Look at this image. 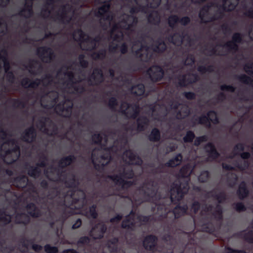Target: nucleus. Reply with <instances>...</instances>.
<instances>
[{
	"instance_id": "48",
	"label": "nucleus",
	"mask_w": 253,
	"mask_h": 253,
	"mask_svg": "<svg viewBox=\"0 0 253 253\" xmlns=\"http://www.w3.org/2000/svg\"><path fill=\"white\" fill-rule=\"evenodd\" d=\"M209 174L208 171H203L200 175L198 179L202 182H206L209 178Z\"/></svg>"
},
{
	"instance_id": "13",
	"label": "nucleus",
	"mask_w": 253,
	"mask_h": 253,
	"mask_svg": "<svg viewBox=\"0 0 253 253\" xmlns=\"http://www.w3.org/2000/svg\"><path fill=\"white\" fill-rule=\"evenodd\" d=\"M242 41L241 35L238 33H235L232 37V40L227 42L224 45L219 44L216 46H211L209 49L206 48L203 50L205 54L212 55L214 54L224 55L228 53H234L238 50V43Z\"/></svg>"
},
{
	"instance_id": "43",
	"label": "nucleus",
	"mask_w": 253,
	"mask_h": 253,
	"mask_svg": "<svg viewBox=\"0 0 253 253\" xmlns=\"http://www.w3.org/2000/svg\"><path fill=\"white\" fill-rule=\"evenodd\" d=\"M118 98V97H117V98L116 97H112L109 100V106L114 111L118 110V106H119Z\"/></svg>"
},
{
	"instance_id": "47",
	"label": "nucleus",
	"mask_w": 253,
	"mask_h": 253,
	"mask_svg": "<svg viewBox=\"0 0 253 253\" xmlns=\"http://www.w3.org/2000/svg\"><path fill=\"white\" fill-rule=\"evenodd\" d=\"M195 137L194 133L191 131L187 132L186 135L183 137V140L185 142H192Z\"/></svg>"
},
{
	"instance_id": "61",
	"label": "nucleus",
	"mask_w": 253,
	"mask_h": 253,
	"mask_svg": "<svg viewBox=\"0 0 253 253\" xmlns=\"http://www.w3.org/2000/svg\"><path fill=\"white\" fill-rule=\"evenodd\" d=\"M200 208V204L198 202H194L192 206V210L194 212H196L198 209Z\"/></svg>"
},
{
	"instance_id": "62",
	"label": "nucleus",
	"mask_w": 253,
	"mask_h": 253,
	"mask_svg": "<svg viewBox=\"0 0 253 253\" xmlns=\"http://www.w3.org/2000/svg\"><path fill=\"white\" fill-rule=\"evenodd\" d=\"M82 224V221L80 219H78L76 222L72 225V228L73 229H76L81 226Z\"/></svg>"
},
{
	"instance_id": "9",
	"label": "nucleus",
	"mask_w": 253,
	"mask_h": 253,
	"mask_svg": "<svg viewBox=\"0 0 253 253\" xmlns=\"http://www.w3.org/2000/svg\"><path fill=\"white\" fill-rule=\"evenodd\" d=\"M205 0H191L192 2L197 3ZM239 1V0H222L221 3H218L217 0H213L200 10L199 16L201 22L207 23L222 18L224 11L233 10Z\"/></svg>"
},
{
	"instance_id": "29",
	"label": "nucleus",
	"mask_w": 253,
	"mask_h": 253,
	"mask_svg": "<svg viewBox=\"0 0 253 253\" xmlns=\"http://www.w3.org/2000/svg\"><path fill=\"white\" fill-rule=\"evenodd\" d=\"M36 136L35 129L33 126H31L22 134L21 139L27 142H31L35 140Z\"/></svg>"
},
{
	"instance_id": "8",
	"label": "nucleus",
	"mask_w": 253,
	"mask_h": 253,
	"mask_svg": "<svg viewBox=\"0 0 253 253\" xmlns=\"http://www.w3.org/2000/svg\"><path fill=\"white\" fill-rule=\"evenodd\" d=\"M207 199L211 198L215 201L214 206L205 205L201 208V223L202 229L206 232H212L214 229V220H219L222 218V208L216 203H220L226 199L224 192L219 189H215L205 193Z\"/></svg>"
},
{
	"instance_id": "45",
	"label": "nucleus",
	"mask_w": 253,
	"mask_h": 253,
	"mask_svg": "<svg viewBox=\"0 0 253 253\" xmlns=\"http://www.w3.org/2000/svg\"><path fill=\"white\" fill-rule=\"evenodd\" d=\"M118 242V239L114 238L108 242V247L112 252H115L117 250V244Z\"/></svg>"
},
{
	"instance_id": "51",
	"label": "nucleus",
	"mask_w": 253,
	"mask_h": 253,
	"mask_svg": "<svg viewBox=\"0 0 253 253\" xmlns=\"http://www.w3.org/2000/svg\"><path fill=\"white\" fill-rule=\"evenodd\" d=\"M89 239L88 237H81L77 243V245L79 247H81L83 245L89 243Z\"/></svg>"
},
{
	"instance_id": "36",
	"label": "nucleus",
	"mask_w": 253,
	"mask_h": 253,
	"mask_svg": "<svg viewBox=\"0 0 253 253\" xmlns=\"http://www.w3.org/2000/svg\"><path fill=\"white\" fill-rule=\"evenodd\" d=\"M182 157L180 154L177 155L174 158L170 160L166 165L169 167H173L179 165L182 161Z\"/></svg>"
},
{
	"instance_id": "10",
	"label": "nucleus",
	"mask_w": 253,
	"mask_h": 253,
	"mask_svg": "<svg viewBox=\"0 0 253 253\" xmlns=\"http://www.w3.org/2000/svg\"><path fill=\"white\" fill-rule=\"evenodd\" d=\"M194 62L193 55H188L182 68L178 69L173 68L168 71L169 78L170 79H176V82L180 86H186L189 84L195 82L198 80L199 77L197 74L191 71Z\"/></svg>"
},
{
	"instance_id": "46",
	"label": "nucleus",
	"mask_w": 253,
	"mask_h": 253,
	"mask_svg": "<svg viewBox=\"0 0 253 253\" xmlns=\"http://www.w3.org/2000/svg\"><path fill=\"white\" fill-rule=\"evenodd\" d=\"M244 70L249 75L253 77V62L246 64Z\"/></svg>"
},
{
	"instance_id": "2",
	"label": "nucleus",
	"mask_w": 253,
	"mask_h": 253,
	"mask_svg": "<svg viewBox=\"0 0 253 253\" xmlns=\"http://www.w3.org/2000/svg\"><path fill=\"white\" fill-rule=\"evenodd\" d=\"M84 57L81 54L79 63L69 62L56 72L45 73L42 80L31 81L25 77L21 84L25 88L33 89L36 101L43 108L59 116L70 117L74 96L84 91L86 84H97L104 80L101 70L95 68L91 75L86 71L88 63Z\"/></svg>"
},
{
	"instance_id": "7",
	"label": "nucleus",
	"mask_w": 253,
	"mask_h": 253,
	"mask_svg": "<svg viewBox=\"0 0 253 253\" xmlns=\"http://www.w3.org/2000/svg\"><path fill=\"white\" fill-rule=\"evenodd\" d=\"M73 0H46V4L42 10L41 15L44 19L50 18L57 23L73 24L76 23V14Z\"/></svg>"
},
{
	"instance_id": "24",
	"label": "nucleus",
	"mask_w": 253,
	"mask_h": 253,
	"mask_svg": "<svg viewBox=\"0 0 253 253\" xmlns=\"http://www.w3.org/2000/svg\"><path fill=\"white\" fill-rule=\"evenodd\" d=\"M190 22V19L188 16H184L179 18L177 15H171L168 19V23L169 27L174 30L176 28V24L179 23L183 26H185Z\"/></svg>"
},
{
	"instance_id": "38",
	"label": "nucleus",
	"mask_w": 253,
	"mask_h": 253,
	"mask_svg": "<svg viewBox=\"0 0 253 253\" xmlns=\"http://www.w3.org/2000/svg\"><path fill=\"white\" fill-rule=\"evenodd\" d=\"M160 138L161 135L159 130L157 128H153L149 136L150 140L157 142L160 140Z\"/></svg>"
},
{
	"instance_id": "64",
	"label": "nucleus",
	"mask_w": 253,
	"mask_h": 253,
	"mask_svg": "<svg viewBox=\"0 0 253 253\" xmlns=\"http://www.w3.org/2000/svg\"><path fill=\"white\" fill-rule=\"evenodd\" d=\"M171 126H170V127L169 128V129L167 131L166 135H167L168 137H169V138H171L172 139H176V137L175 136V135L173 134V133L171 132Z\"/></svg>"
},
{
	"instance_id": "15",
	"label": "nucleus",
	"mask_w": 253,
	"mask_h": 253,
	"mask_svg": "<svg viewBox=\"0 0 253 253\" xmlns=\"http://www.w3.org/2000/svg\"><path fill=\"white\" fill-rule=\"evenodd\" d=\"M151 218V216H141L135 213L132 211L130 214L127 215L122 223L123 228H128L134 230L135 227L147 223Z\"/></svg>"
},
{
	"instance_id": "63",
	"label": "nucleus",
	"mask_w": 253,
	"mask_h": 253,
	"mask_svg": "<svg viewBox=\"0 0 253 253\" xmlns=\"http://www.w3.org/2000/svg\"><path fill=\"white\" fill-rule=\"evenodd\" d=\"M185 97L188 99H192L195 98V95L191 92H185L184 93Z\"/></svg>"
},
{
	"instance_id": "28",
	"label": "nucleus",
	"mask_w": 253,
	"mask_h": 253,
	"mask_svg": "<svg viewBox=\"0 0 253 253\" xmlns=\"http://www.w3.org/2000/svg\"><path fill=\"white\" fill-rule=\"evenodd\" d=\"M60 136L61 139H66L73 144L77 143L78 142V135L75 131L74 126H72L67 132Z\"/></svg>"
},
{
	"instance_id": "49",
	"label": "nucleus",
	"mask_w": 253,
	"mask_h": 253,
	"mask_svg": "<svg viewBox=\"0 0 253 253\" xmlns=\"http://www.w3.org/2000/svg\"><path fill=\"white\" fill-rule=\"evenodd\" d=\"M45 251L47 253H56L58 252V249L56 247H52L49 245H46L44 247Z\"/></svg>"
},
{
	"instance_id": "20",
	"label": "nucleus",
	"mask_w": 253,
	"mask_h": 253,
	"mask_svg": "<svg viewBox=\"0 0 253 253\" xmlns=\"http://www.w3.org/2000/svg\"><path fill=\"white\" fill-rule=\"evenodd\" d=\"M169 108L175 110L176 113V117L177 119H181L187 116L190 113L189 107L185 104H180L173 102L169 105Z\"/></svg>"
},
{
	"instance_id": "42",
	"label": "nucleus",
	"mask_w": 253,
	"mask_h": 253,
	"mask_svg": "<svg viewBox=\"0 0 253 253\" xmlns=\"http://www.w3.org/2000/svg\"><path fill=\"white\" fill-rule=\"evenodd\" d=\"M96 206L93 205L90 207L89 209L85 211V215L89 218H96L97 216V213L95 211Z\"/></svg>"
},
{
	"instance_id": "40",
	"label": "nucleus",
	"mask_w": 253,
	"mask_h": 253,
	"mask_svg": "<svg viewBox=\"0 0 253 253\" xmlns=\"http://www.w3.org/2000/svg\"><path fill=\"white\" fill-rule=\"evenodd\" d=\"M7 33V23L3 18H0V37L5 36Z\"/></svg>"
},
{
	"instance_id": "59",
	"label": "nucleus",
	"mask_w": 253,
	"mask_h": 253,
	"mask_svg": "<svg viewBox=\"0 0 253 253\" xmlns=\"http://www.w3.org/2000/svg\"><path fill=\"white\" fill-rule=\"evenodd\" d=\"M225 95L223 93H220L217 96L215 100L216 103H219L223 101L225 99Z\"/></svg>"
},
{
	"instance_id": "16",
	"label": "nucleus",
	"mask_w": 253,
	"mask_h": 253,
	"mask_svg": "<svg viewBox=\"0 0 253 253\" xmlns=\"http://www.w3.org/2000/svg\"><path fill=\"white\" fill-rule=\"evenodd\" d=\"M14 217L10 214H7V211L4 210H0V222L3 224L8 223L11 219H14L15 221L17 223L27 224L29 220L30 217L28 214L25 213H18L15 211Z\"/></svg>"
},
{
	"instance_id": "58",
	"label": "nucleus",
	"mask_w": 253,
	"mask_h": 253,
	"mask_svg": "<svg viewBox=\"0 0 253 253\" xmlns=\"http://www.w3.org/2000/svg\"><path fill=\"white\" fill-rule=\"evenodd\" d=\"M222 30L225 35L229 34L231 32L230 28L227 24H223L222 26Z\"/></svg>"
},
{
	"instance_id": "53",
	"label": "nucleus",
	"mask_w": 253,
	"mask_h": 253,
	"mask_svg": "<svg viewBox=\"0 0 253 253\" xmlns=\"http://www.w3.org/2000/svg\"><path fill=\"white\" fill-rule=\"evenodd\" d=\"M220 88L222 91H227L231 92H233L235 91V88L230 85H222L220 87Z\"/></svg>"
},
{
	"instance_id": "31",
	"label": "nucleus",
	"mask_w": 253,
	"mask_h": 253,
	"mask_svg": "<svg viewBox=\"0 0 253 253\" xmlns=\"http://www.w3.org/2000/svg\"><path fill=\"white\" fill-rule=\"evenodd\" d=\"M163 239L167 245L169 244V247H167L166 249L157 250L156 252H154V253H172V252L171 250L173 247L172 245L173 240L169 234H166L164 236Z\"/></svg>"
},
{
	"instance_id": "23",
	"label": "nucleus",
	"mask_w": 253,
	"mask_h": 253,
	"mask_svg": "<svg viewBox=\"0 0 253 253\" xmlns=\"http://www.w3.org/2000/svg\"><path fill=\"white\" fill-rule=\"evenodd\" d=\"M26 69L31 75H36L40 74L44 71L43 67L41 62L37 60H30L25 66Z\"/></svg>"
},
{
	"instance_id": "25",
	"label": "nucleus",
	"mask_w": 253,
	"mask_h": 253,
	"mask_svg": "<svg viewBox=\"0 0 253 253\" xmlns=\"http://www.w3.org/2000/svg\"><path fill=\"white\" fill-rule=\"evenodd\" d=\"M147 73L151 80L153 82H157L160 80L164 76V72L162 69L158 66L151 67L148 70Z\"/></svg>"
},
{
	"instance_id": "39",
	"label": "nucleus",
	"mask_w": 253,
	"mask_h": 253,
	"mask_svg": "<svg viewBox=\"0 0 253 253\" xmlns=\"http://www.w3.org/2000/svg\"><path fill=\"white\" fill-rule=\"evenodd\" d=\"M163 166L160 165L159 168H155L154 166L152 165H149L148 167H146L142 169L143 172L150 173H156L159 172H161V167Z\"/></svg>"
},
{
	"instance_id": "44",
	"label": "nucleus",
	"mask_w": 253,
	"mask_h": 253,
	"mask_svg": "<svg viewBox=\"0 0 253 253\" xmlns=\"http://www.w3.org/2000/svg\"><path fill=\"white\" fill-rule=\"evenodd\" d=\"M239 80L246 84L251 85H253V80L247 76L246 75H241L238 77Z\"/></svg>"
},
{
	"instance_id": "41",
	"label": "nucleus",
	"mask_w": 253,
	"mask_h": 253,
	"mask_svg": "<svg viewBox=\"0 0 253 253\" xmlns=\"http://www.w3.org/2000/svg\"><path fill=\"white\" fill-rule=\"evenodd\" d=\"M238 177L237 175L232 172L228 173L227 180L230 186L233 187L237 183Z\"/></svg>"
},
{
	"instance_id": "37",
	"label": "nucleus",
	"mask_w": 253,
	"mask_h": 253,
	"mask_svg": "<svg viewBox=\"0 0 253 253\" xmlns=\"http://www.w3.org/2000/svg\"><path fill=\"white\" fill-rule=\"evenodd\" d=\"M73 116L76 120L78 127L81 129V127L83 122L84 121H86V115L84 114H82V113H78V114H74Z\"/></svg>"
},
{
	"instance_id": "55",
	"label": "nucleus",
	"mask_w": 253,
	"mask_h": 253,
	"mask_svg": "<svg viewBox=\"0 0 253 253\" xmlns=\"http://www.w3.org/2000/svg\"><path fill=\"white\" fill-rule=\"evenodd\" d=\"M198 71L201 73H205L207 72L211 71L210 67H207L206 65H200L198 68Z\"/></svg>"
},
{
	"instance_id": "18",
	"label": "nucleus",
	"mask_w": 253,
	"mask_h": 253,
	"mask_svg": "<svg viewBox=\"0 0 253 253\" xmlns=\"http://www.w3.org/2000/svg\"><path fill=\"white\" fill-rule=\"evenodd\" d=\"M118 110L128 118L135 119L140 111L139 107L136 104H129L125 101H122Z\"/></svg>"
},
{
	"instance_id": "50",
	"label": "nucleus",
	"mask_w": 253,
	"mask_h": 253,
	"mask_svg": "<svg viewBox=\"0 0 253 253\" xmlns=\"http://www.w3.org/2000/svg\"><path fill=\"white\" fill-rule=\"evenodd\" d=\"M122 215L118 214L117 216L112 218L110 220V222L114 226V228H116V224L118 223L122 218Z\"/></svg>"
},
{
	"instance_id": "54",
	"label": "nucleus",
	"mask_w": 253,
	"mask_h": 253,
	"mask_svg": "<svg viewBox=\"0 0 253 253\" xmlns=\"http://www.w3.org/2000/svg\"><path fill=\"white\" fill-rule=\"evenodd\" d=\"M235 208L237 211H245L246 209L245 206L242 203H237L235 204Z\"/></svg>"
},
{
	"instance_id": "5",
	"label": "nucleus",
	"mask_w": 253,
	"mask_h": 253,
	"mask_svg": "<svg viewBox=\"0 0 253 253\" xmlns=\"http://www.w3.org/2000/svg\"><path fill=\"white\" fill-rule=\"evenodd\" d=\"M92 141L100 145L91 153V160L96 169H100L111 160L112 155L119 156L127 143V136H119L115 132L107 134L95 133L92 136Z\"/></svg>"
},
{
	"instance_id": "3",
	"label": "nucleus",
	"mask_w": 253,
	"mask_h": 253,
	"mask_svg": "<svg viewBox=\"0 0 253 253\" xmlns=\"http://www.w3.org/2000/svg\"><path fill=\"white\" fill-rule=\"evenodd\" d=\"M75 159L74 155H70L62 158L59 162L52 161L49 164L46 157L44 156L40 163L35 167H30L28 170V174L35 179H41L44 176L49 180L59 181L66 187L71 188L66 194L61 195L55 188L50 191L47 189L48 184L45 180H43L41 183V187L46 193L44 194L41 191H38L35 185L30 184L26 176H19L10 182L18 188H23L28 186L30 196L34 199L38 198V202L41 204L42 208L45 210V220L49 223L52 228H54L55 222H57L58 225L57 230L65 220L63 215H59V207L68 206L66 201L69 198L71 199L73 203H79L80 205L78 207L79 209L83 208L87 203L84 192L77 188L78 182L75 171L65 168Z\"/></svg>"
},
{
	"instance_id": "1",
	"label": "nucleus",
	"mask_w": 253,
	"mask_h": 253,
	"mask_svg": "<svg viewBox=\"0 0 253 253\" xmlns=\"http://www.w3.org/2000/svg\"><path fill=\"white\" fill-rule=\"evenodd\" d=\"M111 0H95V3H102L96 13L99 18L100 26L104 30H108L105 38L97 37L92 39L81 29L76 30L72 35L74 40L79 42L81 48L87 51L95 60L106 58V47L109 46L110 56L107 57L112 63L114 69L110 68L108 75L112 84L117 86H123L132 94L141 96L144 93L143 84L131 85L129 79L124 78L120 65L122 54L127 51V43L135 56L143 62H150L157 52H163L166 45L162 39L157 41L149 37L142 35L135 30L137 19L134 15L139 12L145 15L149 23L156 25L160 18L154 10L160 4L161 0H128L127 3L129 14L114 13L110 10Z\"/></svg>"
},
{
	"instance_id": "4",
	"label": "nucleus",
	"mask_w": 253,
	"mask_h": 253,
	"mask_svg": "<svg viewBox=\"0 0 253 253\" xmlns=\"http://www.w3.org/2000/svg\"><path fill=\"white\" fill-rule=\"evenodd\" d=\"M181 175L185 177L182 181H176L173 183L170 189V196L162 198L156 192V187L151 178L145 180L143 185L135 192L132 200L135 204H140L144 201L155 202L157 211L153 218L156 220H161L164 218L167 221H173L183 215L187 210V206L178 205L171 211L169 207L171 203H176L181 200L185 194L189 189V178L188 177L192 172V169L189 165L182 168L180 171Z\"/></svg>"
},
{
	"instance_id": "60",
	"label": "nucleus",
	"mask_w": 253,
	"mask_h": 253,
	"mask_svg": "<svg viewBox=\"0 0 253 253\" xmlns=\"http://www.w3.org/2000/svg\"><path fill=\"white\" fill-rule=\"evenodd\" d=\"M225 253H246L243 251L234 250L230 248H227L225 250Z\"/></svg>"
},
{
	"instance_id": "22",
	"label": "nucleus",
	"mask_w": 253,
	"mask_h": 253,
	"mask_svg": "<svg viewBox=\"0 0 253 253\" xmlns=\"http://www.w3.org/2000/svg\"><path fill=\"white\" fill-rule=\"evenodd\" d=\"M21 244V246L19 247L21 253H37L38 251L42 249V246L33 244L31 241L27 240H24Z\"/></svg>"
},
{
	"instance_id": "30",
	"label": "nucleus",
	"mask_w": 253,
	"mask_h": 253,
	"mask_svg": "<svg viewBox=\"0 0 253 253\" xmlns=\"http://www.w3.org/2000/svg\"><path fill=\"white\" fill-rule=\"evenodd\" d=\"M205 150L208 156L206 158L207 161H211L215 159L219 155V154L216 151L214 147L210 143H208L205 147Z\"/></svg>"
},
{
	"instance_id": "26",
	"label": "nucleus",
	"mask_w": 253,
	"mask_h": 253,
	"mask_svg": "<svg viewBox=\"0 0 253 253\" xmlns=\"http://www.w3.org/2000/svg\"><path fill=\"white\" fill-rule=\"evenodd\" d=\"M106 226L103 222L99 223L90 231V236L94 239H100L106 230Z\"/></svg>"
},
{
	"instance_id": "34",
	"label": "nucleus",
	"mask_w": 253,
	"mask_h": 253,
	"mask_svg": "<svg viewBox=\"0 0 253 253\" xmlns=\"http://www.w3.org/2000/svg\"><path fill=\"white\" fill-rule=\"evenodd\" d=\"M8 103L12 105L14 108L24 109L26 107V103L22 100L10 99L8 101Z\"/></svg>"
},
{
	"instance_id": "27",
	"label": "nucleus",
	"mask_w": 253,
	"mask_h": 253,
	"mask_svg": "<svg viewBox=\"0 0 253 253\" xmlns=\"http://www.w3.org/2000/svg\"><path fill=\"white\" fill-rule=\"evenodd\" d=\"M33 0H25L24 8L19 12V15L25 18L30 17L33 14L32 4Z\"/></svg>"
},
{
	"instance_id": "33",
	"label": "nucleus",
	"mask_w": 253,
	"mask_h": 253,
	"mask_svg": "<svg viewBox=\"0 0 253 253\" xmlns=\"http://www.w3.org/2000/svg\"><path fill=\"white\" fill-rule=\"evenodd\" d=\"M26 210L28 214L35 217L40 216L43 213L42 211L38 210L33 203H30L27 205Z\"/></svg>"
},
{
	"instance_id": "52",
	"label": "nucleus",
	"mask_w": 253,
	"mask_h": 253,
	"mask_svg": "<svg viewBox=\"0 0 253 253\" xmlns=\"http://www.w3.org/2000/svg\"><path fill=\"white\" fill-rule=\"evenodd\" d=\"M0 253H15L14 249L4 248V246L0 242Z\"/></svg>"
},
{
	"instance_id": "11",
	"label": "nucleus",
	"mask_w": 253,
	"mask_h": 253,
	"mask_svg": "<svg viewBox=\"0 0 253 253\" xmlns=\"http://www.w3.org/2000/svg\"><path fill=\"white\" fill-rule=\"evenodd\" d=\"M148 108L149 109L146 112V116L139 117L136 124L127 128V134L132 135L138 131H142L147 128L149 121L148 118L161 121V117L165 115L169 109L166 106L161 107L158 103H156L154 106H150Z\"/></svg>"
},
{
	"instance_id": "35",
	"label": "nucleus",
	"mask_w": 253,
	"mask_h": 253,
	"mask_svg": "<svg viewBox=\"0 0 253 253\" xmlns=\"http://www.w3.org/2000/svg\"><path fill=\"white\" fill-rule=\"evenodd\" d=\"M237 193L241 199H244L248 195L249 191L247 189L246 183L244 182H242L239 185Z\"/></svg>"
},
{
	"instance_id": "17",
	"label": "nucleus",
	"mask_w": 253,
	"mask_h": 253,
	"mask_svg": "<svg viewBox=\"0 0 253 253\" xmlns=\"http://www.w3.org/2000/svg\"><path fill=\"white\" fill-rule=\"evenodd\" d=\"M167 38L168 41L174 45L179 46L186 42V46L194 47V42L188 35H184L183 33L181 35L175 32L173 35L168 36Z\"/></svg>"
},
{
	"instance_id": "32",
	"label": "nucleus",
	"mask_w": 253,
	"mask_h": 253,
	"mask_svg": "<svg viewBox=\"0 0 253 253\" xmlns=\"http://www.w3.org/2000/svg\"><path fill=\"white\" fill-rule=\"evenodd\" d=\"M157 240V239L155 236L149 235L147 236L143 241V246L144 248L147 250H150L153 251Z\"/></svg>"
},
{
	"instance_id": "14",
	"label": "nucleus",
	"mask_w": 253,
	"mask_h": 253,
	"mask_svg": "<svg viewBox=\"0 0 253 253\" xmlns=\"http://www.w3.org/2000/svg\"><path fill=\"white\" fill-rule=\"evenodd\" d=\"M33 121L36 124L37 128L44 134L49 136L58 134L57 126L48 117L35 116Z\"/></svg>"
},
{
	"instance_id": "19",
	"label": "nucleus",
	"mask_w": 253,
	"mask_h": 253,
	"mask_svg": "<svg viewBox=\"0 0 253 253\" xmlns=\"http://www.w3.org/2000/svg\"><path fill=\"white\" fill-rule=\"evenodd\" d=\"M210 122L213 124L218 123L216 114L215 112L211 111L208 112L207 116L203 115L198 118H196L193 122L194 125L197 124H200L210 127L211 126Z\"/></svg>"
},
{
	"instance_id": "57",
	"label": "nucleus",
	"mask_w": 253,
	"mask_h": 253,
	"mask_svg": "<svg viewBox=\"0 0 253 253\" xmlns=\"http://www.w3.org/2000/svg\"><path fill=\"white\" fill-rule=\"evenodd\" d=\"M206 140V136H203L196 138L195 140L194 144L195 146H198L202 142Z\"/></svg>"
},
{
	"instance_id": "56",
	"label": "nucleus",
	"mask_w": 253,
	"mask_h": 253,
	"mask_svg": "<svg viewBox=\"0 0 253 253\" xmlns=\"http://www.w3.org/2000/svg\"><path fill=\"white\" fill-rule=\"evenodd\" d=\"M177 147L176 144L173 142L170 143L169 146L167 149L166 153H169L171 151H173L175 150Z\"/></svg>"
},
{
	"instance_id": "6",
	"label": "nucleus",
	"mask_w": 253,
	"mask_h": 253,
	"mask_svg": "<svg viewBox=\"0 0 253 253\" xmlns=\"http://www.w3.org/2000/svg\"><path fill=\"white\" fill-rule=\"evenodd\" d=\"M123 162L121 165L116 166L113 173L108 175L106 181L110 183L112 194L124 197L123 194L126 189L134 183L136 184V181L128 180L134 175L132 171L133 165H140L142 160L135 154L130 150H126L122 156Z\"/></svg>"
},
{
	"instance_id": "21",
	"label": "nucleus",
	"mask_w": 253,
	"mask_h": 253,
	"mask_svg": "<svg viewBox=\"0 0 253 253\" xmlns=\"http://www.w3.org/2000/svg\"><path fill=\"white\" fill-rule=\"evenodd\" d=\"M37 54L40 59L44 62H50L54 60L55 55L50 47L43 46L37 49Z\"/></svg>"
},
{
	"instance_id": "12",
	"label": "nucleus",
	"mask_w": 253,
	"mask_h": 253,
	"mask_svg": "<svg viewBox=\"0 0 253 253\" xmlns=\"http://www.w3.org/2000/svg\"><path fill=\"white\" fill-rule=\"evenodd\" d=\"M244 146L241 143H238L234 148L231 154L228 156L230 164L224 163L222 164L223 168L227 170H232L235 168L240 170H244L249 167L248 158L250 156L248 152H244L239 155L238 154L243 151Z\"/></svg>"
}]
</instances>
